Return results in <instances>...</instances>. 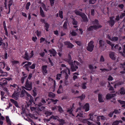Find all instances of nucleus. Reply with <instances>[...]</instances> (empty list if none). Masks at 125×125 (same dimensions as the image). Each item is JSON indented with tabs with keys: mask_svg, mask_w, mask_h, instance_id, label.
I'll use <instances>...</instances> for the list:
<instances>
[{
	"mask_svg": "<svg viewBox=\"0 0 125 125\" xmlns=\"http://www.w3.org/2000/svg\"><path fill=\"white\" fill-rule=\"evenodd\" d=\"M26 84V87L23 86L22 87V91L16 84H13V85H10V86L11 88H13L15 90L14 92L12 95L13 98H14L16 100H17L19 97L20 92L21 91L20 94V97H23L26 94L27 96V101H26V102L27 103L28 102V104H30L31 102H33V98L32 97L27 93L24 90V89L28 91L32 89L31 83L30 82H28L27 80Z\"/></svg>",
	"mask_w": 125,
	"mask_h": 125,
	"instance_id": "obj_1",
	"label": "nucleus"
},
{
	"mask_svg": "<svg viewBox=\"0 0 125 125\" xmlns=\"http://www.w3.org/2000/svg\"><path fill=\"white\" fill-rule=\"evenodd\" d=\"M69 59L66 60V61H67L71 66V68L72 72L76 71L78 69V67L77 65H79L78 62L75 61H74L73 62L71 60V57L70 54L68 55Z\"/></svg>",
	"mask_w": 125,
	"mask_h": 125,
	"instance_id": "obj_2",
	"label": "nucleus"
},
{
	"mask_svg": "<svg viewBox=\"0 0 125 125\" xmlns=\"http://www.w3.org/2000/svg\"><path fill=\"white\" fill-rule=\"evenodd\" d=\"M42 104L41 103L39 104L38 105V108H35L34 107H31V109L32 111H35L38 114V111H42L43 110L45 109V107H44L42 106H41L43 104H45L46 102L45 100L43 99H42L41 101Z\"/></svg>",
	"mask_w": 125,
	"mask_h": 125,
	"instance_id": "obj_3",
	"label": "nucleus"
},
{
	"mask_svg": "<svg viewBox=\"0 0 125 125\" xmlns=\"http://www.w3.org/2000/svg\"><path fill=\"white\" fill-rule=\"evenodd\" d=\"M93 24L94 25L93 26H91L88 28V31H90L93 30H96L102 27L101 25H99L98 21L97 20H95L93 22Z\"/></svg>",
	"mask_w": 125,
	"mask_h": 125,
	"instance_id": "obj_4",
	"label": "nucleus"
},
{
	"mask_svg": "<svg viewBox=\"0 0 125 125\" xmlns=\"http://www.w3.org/2000/svg\"><path fill=\"white\" fill-rule=\"evenodd\" d=\"M89 116L90 118L88 119H84L81 120V122L83 123H87L88 125H95L89 121H87L88 120L93 121L94 119L92 118V117L93 116V114L92 113H91L89 114Z\"/></svg>",
	"mask_w": 125,
	"mask_h": 125,
	"instance_id": "obj_5",
	"label": "nucleus"
},
{
	"mask_svg": "<svg viewBox=\"0 0 125 125\" xmlns=\"http://www.w3.org/2000/svg\"><path fill=\"white\" fill-rule=\"evenodd\" d=\"M75 13L77 15H80L82 18L83 21L85 22H87L88 19L86 15L83 13H82L77 10H75Z\"/></svg>",
	"mask_w": 125,
	"mask_h": 125,
	"instance_id": "obj_6",
	"label": "nucleus"
},
{
	"mask_svg": "<svg viewBox=\"0 0 125 125\" xmlns=\"http://www.w3.org/2000/svg\"><path fill=\"white\" fill-rule=\"evenodd\" d=\"M33 55V51H32L31 53L29 55L28 53L26 52H25V55L23 56V57L25 59L28 60L32 57Z\"/></svg>",
	"mask_w": 125,
	"mask_h": 125,
	"instance_id": "obj_7",
	"label": "nucleus"
},
{
	"mask_svg": "<svg viewBox=\"0 0 125 125\" xmlns=\"http://www.w3.org/2000/svg\"><path fill=\"white\" fill-rule=\"evenodd\" d=\"M93 43V41H91L88 43L87 49L89 51L91 52L93 50L94 46Z\"/></svg>",
	"mask_w": 125,
	"mask_h": 125,
	"instance_id": "obj_8",
	"label": "nucleus"
},
{
	"mask_svg": "<svg viewBox=\"0 0 125 125\" xmlns=\"http://www.w3.org/2000/svg\"><path fill=\"white\" fill-rule=\"evenodd\" d=\"M99 43L100 45V47L101 49L104 51L105 50L106 46L104 44V42L102 40H100L99 41Z\"/></svg>",
	"mask_w": 125,
	"mask_h": 125,
	"instance_id": "obj_9",
	"label": "nucleus"
},
{
	"mask_svg": "<svg viewBox=\"0 0 125 125\" xmlns=\"http://www.w3.org/2000/svg\"><path fill=\"white\" fill-rule=\"evenodd\" d=\"M61 73H58L56 75V79L57 80H59L60 79V78L61 75H67V73L66 71H62L61 72Z\"/></svg>",
	"mask_w": 125,
	"mask_h": 125,
	"instance_id": "obj_10",
	"label": "nucleus"
},
{
	"mask_svg": "<svg viewBox=\"0 0 125 125\" xmlns=\"http://www.w3.org/2000/svg\"><path fill=\"white\" fill-rule=\"evenodd\" d=\"M24 64L25 65L24 67H25L26 68V70L28 71H29L28 66L31 64V63L29 62H22L21 65L23 66Z\"/></svg>",
	"mask_w": 125,
	"mask_h": 125,
	"instance_id": "obj_11",
	"label": "nucleus"
},
{
	"mask_svg": "<svg viewBox=\"0 0 125 125\" xmlns=\"http://www.w3.org/2000/svg\"><path fill=\"white\" fill-rule=\"evenodd\" d=\"M48 53H49L50 54V56H52V55L53 56H55L56 53V51L53 49H51L49 51Z\"/></svg>",
	"mask_w": 125,
	"mask_h": 125,
	"instance_id": "obj_12",
	"label": "nucleus"
},
{
	"mask_svg": "<svg viewBox=\"0 0 125 125\" xmlns=\"http://www.w3.org/2000/svg\"><path fill=\"white\" fill-rule=\"evenodd\" d=\"M47 66L46 65H44L42 66V72L43 74L46 75L47 73Z\"/></svg>",
	"mask_w": 125,
	"mask_h": 125,
	"instance_id": "obj_13",
	"label": "nucleus"
},
{
	"mask_svg": "<svg viewBox=\"0 0 125 125\" xmlns=\"http://www.w3.org/2000/svg\"><path fill=\"white\" fill-rule=\"evenodd\" d=\"M7 82L6 79L5 78H2L1 79L0 82V85L2 86L4 85L7 84Z\"/></svg>",
	"mask_w": 125,
	"mask_h": 125,
	"instance_id": "obj_14",
	"label": "nucleus"
},
{
	"mask_svg": "<svg viewBox=\"0 0 125 125\" xmlns=\"http://www.w3.org/2000/svg\"><path fill=\"white\" fill-rule=\"evenodd\" d=\"M97 119L98 121H100V119L102 121H104L106 119V118L103 116H99L97 117Z\"/></svg>",
	"mask_w": 125,
	"mask_h": 125,
	"instance_id": "obj_15",
	"label": "nucleus"
},
{
	"mask_svg": "<svg viewBox=\"0 0 125 125\" xmlns=\"http://www.w3.org/2000/svg\"><path fill=\"white\" fill-rule=\"evenodd\" d=\"M83 109L85 110L86 112H87L89 111L90 109L89 104L87 103L83 107Z\"/></svg>",
	"mask_w": 125,
	"mask_h": 125,
	"instance_id": "obj_16",
	"label": "nucleus"
},
{
	"mask_svg": "<svg viewBox=\"0 0 125 125\" xmlns=\"http://www.w3.org/2000/svg\"><path fill=\"white\" fill-rule=\"evenodd\" d=\"M64 44L66 45H67L68 47L70 48H72L74 46L72 44L70 43L69 42H64Z\"/></svg>",
	"mask_w": 125,
	"mask_h": 125,
	"instance_id": "obj_17",
	"label": "nucleus"
},
{
	"mask_svg": "<svg viewBox=\"0 0 125 125\" xmlns=\"http://www.w3.org/2000/svg\"><path fill=\"white\" fill-rule=\"evenodd\" d=\"M73 111V109L72 108L71 109H67V112L68 113V114H69V115L70 116H74V115L72 113Z\"/></svg>",
	"mask_w": 125,
	"mask_h": 125,
	"instance_id": "obj_18",
	"label": "nucleus"
},
{
	"mask_svg": "<svg viewBox=\"0 0 125 125\" xmlns=\"http://www.w3.org/2000/svg\"><path fill=\"white\" fill-rule=\"evenodd\" d=\"M63 89L61 85H60L59 88L57 91L58 94H59L63 93Z\"/></svg>",
	"mask_w": 125,
	"mask_h": 125,
	"instance_id": "obj_19",
	"label": "nucleus"
},
{
	"mask_svg": "<svg viewBox=\"0 0 125 125\" xmlns=\"http://www.w3.org/2000/svg\"><path fill=\"white\" fill-rule=\"evenodd\" d=\"M109 56L111 59L113 60L115 59V57L114 53L113 52H110L109 54Z\"/></svg>",
	"mask_w": 125,
	"mask_h": 125,
	"instance_id": "obj_20",
	"label": "nucleus"
},
{
	"mask_svg": "<svg viewBox=\"0 0 125 125\" xmlns=\"http://www.w3.org/2000/svg\"><path fill=\"white\" fill-rule=\"evenodd\" d=\"M115 96V94H108L106 95V98L107 99H109Z\"/></svg>",
	"mask_w": 125,
	"mask_h": 125,
	"instance_id": "obj_21",
	"label": "nucleus"
},
{
	"mask_svg": "<svg viewBox=\"0 0 125 125\" xmlns=\"http://www.w3.org/2000/svg\"><path fill=\"white\" fill-rule=\"evenodd\" d=\"M22 73L23 74V76L21 79V81L22 83H24V81L26 79L27 76V75L24 74L23 72H22Z\"/></svg>",
	"mask_w": 125,
	"mask_h": 125,
	"instance_id": "obj_22",
	"label": "nucleus"
},
{
	"mask_svg": "<svg viewBox=\"0 0 125 125\" xmlns=\"http://www.w3.org/2000/svg\"><path fill=\"white\" fill-rule=\"evenodd\" d=\"M107 37L111 41H117L118 39V38L116 37H113L111 39V38L110 37L109 35L107 36Z\"/></svg>",
	"mask_w": 125,
	"mask_h": 125,
	"instance_id": "obj_23",
	"label": "nucleus"
},
{
	"mask_svg": "<svg viewBox=\"0 0 125 125\" xmlns=\"http://www.w3.org/2000/svg\"><path fill=\"white\" fill-rule=\"evenodd\" d=\"M98 99L99 102H103L104 101L103 98L102 97V94H99L98 95Z\"/></svg>",
	"mask_w": 125,
	"mask_h": 125,
	"instance_id": "obj_24",
	"label": "nucleus"
},
{
	"mask_svg": "<svg viewBox=\"0 0 125 125\" xmlns=\"http://www.w3.org/2000/svg\"><path fill=\"white\" fill-rule=\"evenodd\" d=\"M49 101L48 102V104H49L50 103V102L49 101H51L53 102L54 104H56V103L58 101L57 100H55L53 99H48V100H47L46 101Z\"/></svg>",
	"mask_w": 125,
	"mask_h": 125,
	"instance_id": "obj_25",
	"label": "nucleus"
},
{
	"mask_svg": "<svg viewBox=\"0 0 125 125\" xmlns=\"http://www.w3.org/2000/svg\"><path fill=\"white\" fill-rule=\"evenodd\" d=\"M114 18L113 17H110V20L109 22L110 25L111 26H113L115 23L114 21L113 20Z\"/></svg>",
	"mask_w": 125,
	"mask_h": 125,
	"instance_id": "obj_26",
	"label": "nucleus"
},
{
	"mask_svg": "<svg viewBox=\"0 0 125 125\" xmlns=\"http://www.w3.org/2000/svg\"><path fill=\"white\" fill-rule=\"evenodd\" d=\"M56 81H54V85L53 86L51 87L50 88V90L53 92H54L55 90V86H56Z\"/></svg>",
	"mask_w": 125,
	"mask_h": 125,
	"instance_id": "obj_27",
	"label": "nucleus"
},
{
	"mask_svg": "<svg viewBox=\"0 0 125 125\" xmlns=\"http://www.w3.org/2000/svg\"><path fill=\"white\" fill-rule=\"evenodd\" d=\"M61 66L62 67H65V68H66L67 69L66 70H65L64 71L65 72L66 71L67 73V72H68V74H70V72L69 69L67 68L65 65H64L63 64H62L61 65Z\"/></svg>",
	"mask_w": 125,
	"mask_h": 125,
	"instance_id": "obj_28",
	"label": "nucleus"
},
{
	"mask_svg": "<svg viewBox=\"0 0 125 125\" xmlns=\"http://www.w3.org/2000/svg\"><path fill=\"white\" fill-rule=\"evenodd\" d=\"M10 100L11 102L13 103L16 107L18 108L20 107L18 105L17 102L16 101H15L13 99H10Z\"/></svg>",
	"mask_w": 125,
	"mask_h": 125,
	"instance_id": "obj_29",
	"label": "nucleus"
},
{
	"mask_svg": "<svg viewBox=\"0 0 125 125\" xmlns=\"http://www.w3.org/2000/svg\"><path fill=\"white\" fill-rule=\"evenodd\" d=\"M3 26H4V30L5 31L6 34V35H7V36L8 35L7 31V29L6 28V23H5V21H4L3 22Z\"/></svg>",
	"mask_w": 125,
	"mask_h": 125,
	"instance_id": "obj_30",
	"label": "nucleus"
},
{
	"mask_svg": "<svg viewBox=\"0 0 125 125\" xmlns=\"http://www.w3.org/2000/svg\"><path fill=\"white\" fill-rule=\"evenodd\" d=\"M120 93L121 94H125V89L123 88H121L120 91H119Z\"/></svg>",
	"mask_w": 125,
	"mask_h": 125,
	"instance_id": "obj_31",
	"label": "nucleus"
},
{
	"mask_svg": "<svg viewBox=\"0 0 125 125\" xmlns=\"http://www.w3.org/2000/svg\"><path fill=\"white\" fill-rule=\"evenodd\" d=\"M118 102L120 103L122 105V107H123L125 106V101H121V100H118Z\"/></svg>",
	"mask_w": 125,
	"mask_h": 125,
	"instance_id": "obj_32",
	"label": "nucleus"
},
{
	"mask_svg": "<svg viewBox=\"0 0 125 125\" xmlns=\"http://www.w3.org/2000/svg\"><path fill=\"white\" fill-rule=\"evenodd\" d=\"M4 93L3 92L1 91V99L2 100H3L4 101L5 100V99H6V98L4 97H3V96L4 95Z\"/></svg>",
	"mask_w": 125,
	"mask_h": 125,
	"instance_id": "obj_33",
	"label": "nucleus"
},
{
	"mask_svg": "<svg viewBox=\"0 0 125 125\" xmlns=\"http://www.w3.org/2000/svg\"><path fill=\"white\" fill-rule=\"evenodd\" d=\"M1 114L0 113V124L1 125H2L3 124V122L1 120V119L2 120H3L5 118L1 116Z\"/></svg>",
	"mask_w": 125,
	"mask_h": 125,
	"instance_id": "obj_34",
	"label": "nucleus"
},
{
	"mask_svg": "<svg viewBox=\"0 0 125 125\" xmlns=\"http://www.w3.org/2000/svg\"><path fill=\"white\" fill-rule=\"evenodd\" d=\"M89 68L92 70H93L94 69H96V66H94L92 65H89Z\"/></svg>",
	"mask_w": 125,
	"mask_h": 125,
	"instance_id": "obj_35",
	"label": "nucleus"
},
{
	"mask_svg": "<svg viewBox=\"0 0 125 125\" xmlns=\"http://www.w3.org/2000/svg\"><path fill=\"white\" fill-rule=\"evenodd\" d=\"M40 14L42 17H44L45 15L43 10L42 9L41 7H40Z\"/></svg>",
	"mask_w": 125,
	"mask_h": 125,
	"instance_id": "obj_36",
	"label": "nucleus"
},
{
	"mask_svg": "<svg viewBox=\"0 0 125 125\" xmlns=\"http://www.w3.org/2000/svg\"><path fill=\"white\" fill-rule=\"evenodd\" d=\"M52 114V112L47 111L46 112L45 114L47 116H49L51 115Z\"/></svg>",
	"mask_w": 125,
	"mask_h": 125,
	"instance_id": "obj_37",
	"label": "nucleus"
},
{
	"mask_svg": "<svg viewBox=\"0 0 125 125\" xmlns=\"http://www.w3.org/2000/svg\"><path fill=\"white\" fill-rule=\"evenodd\" d=\"M119 122L122 123V122L121 120L120 121H116L113 123V125H117Z\"/></svg>",
	"mask_w": 125,
	"mask_h": 125,
	"instance_id": "obj_38",
	"label": "nucleus"
},
{
	"mask_svg": "<svg viewBox=\"0 0 125 125\" xmlns=\"http://www.w3.org/2000/svg\"><path fill=\"white\" fill-rule=\"evenodd\" d=\"M51 118H52V120L53 119V120H55L57 119L58 120L59 117L57 116L52 115L51 116Z\"/></svg>",
	"mask_w": 125,
	"mask_h": 125,
	"instance_id": "obj_39",
	"label": "nucleus"
},
{
	"mask_svg": "<svg viewBox=\"0 0 125 125\" xmlns=\"http://www.w3.org/2000/svg\"><path fill=\"white\" fill-rule=\"evenodd\" d=\"M48 95L49 97L52 98L54 97L55 96V94L51 92L49 93Z\"/></svg>",
	"mask_w": 125,
	"mask_h": 125,
	"instance_id": "obj_40",
	"label": "nucleus"
},
{
	"mask_svg": "<svg viewBox=\"0 0 125 125\" xmlns=\"http://www.w3.org/2000/svg\"><path fill=\"white\" fill-rule=\"evenodd\" d=\"M12 64L13 65L19 64V62L18 61L15 60H13L11 61Z\"/></svg>",
	"mask_w": 125,
	"mask_h": 125,
	"instance_id": "obj_41",
	"label": "nucleus"
},
{
	"mask_svg": "<svg viewBox=\"0 0 125 125\" xmlns=\"http://www.w3.org/2000/svg\"><path fill=\"white\" fill-rule=\"evenodd\" d=\"M107 42L108 44H109L111 46L112 49H114V44H112V43L110 41H107Z\"/></svg>",
	"mask_w": 125,
	"mask_h": 125,
	"instance_id": "obj_42",
	"label": "nucleus"
},
{
	"mask_svg": "<svg viewBox=\"0 0 125 125\" xmlns=\"http://www.w3.org/2000/svg\"><path fill=\"white\" fill-rule=\"evenodd\" d=\"M121 54L123 56L125 57V45L124 46L123 53L121 52Z\"/></svg>",
	"mask_w": 125,
	"mask_h": 125,
	"instance_id": "obj_43",
	"label": "nucleus"
},
{
	"mask_svg": "<svg viewBox=\"0 0 125 125\" xmlns=\"http://www.w3.org/2000/svg\"><path fill=\"white\" fill-rule=\"evenodd\" d=\"M45 27L46 28L45 29L47 31H48V28L49 26V24L47 23H45Z\"/></svg>",
	"mask_w": 125,
	"mask_h": 125,
	"instance_id": "obj_44",
	"label": "nucleus"
},
{
	"mask_svg": "<svg viewBox=\"0 0 125 125\" xmlns=\"http://www.w3.org/2000/svg\"><path fill=\"white\" fill-rule=\"evenodd\" d=\"M58 121L61 124L63 125L65 123V121L62 119H58Z\"/></svg>",
	"mask_w": 125,
	"mask_h": 125,
	"instance_id": "obj_45",
	"label": "nucleus"
},
{
	"mask_svg": "<svg viewBox=\"0 0 125 125\" xmlns=\"http://www.w3.org/2000/svg\"><path fill=\"white\" fill-rule=\"evenodd\" d=\"M58 111L60 113H62L63 112V110L62 108L60 106H58Z\"/></svg>",
	"mask_w": 125,
	"mask_h": 125,
	"instance_id": "obj_46",
	"label": "nucleus"
},
{
	"mask_svg": "<svg viewBox=\"0 0 125 125\" xmlns=\"http://www.w3.org/2000/svg\"><path fill=\"white\" fill-rule=\"evenodd\" d=\"M42 7L46 11H47L48 9V8H46L45 5L43 4H42Z\"/></svg>",
	"mask_w": 125,
	"mask_h": 125,
	"instance_id": "obj_47",
	"label": "nucleus"
},
{
	"mask_svg": "<svg viewBox=\"0 0 125 125\" xmlns=\"http://www.w3.org/2000/svg\"><path fill=\"white\" fill-rule=\"evenodd\" d=\"M31 3L30 2H28L26 4V10H28L29 9V7Z\"/></svg>",
	"mask_w": 125,
	"mask_h": 125,
	"instance_id": "obj_48",
	"label": "nucleus"
},
{
	"mask_svg": "<svg viewBox=\"0 0 125 125\" xmlns=\"http://www.w3.org/2000/svg\"><path fill=\"white\" fill-rule=\"evenodd\" d=\"M67 24L68 22L67 21H65L64 23L63 27L64 29H66Z\"/></svg>",
	"mask_w": 125,
	"mask_h": 125,
	"instance_id": "obj_49",
	"label": "nucleus"
},
{
	"mask_svg": "<svg viewBox=\"0 0 125 125\" xmlns=\"http://www.w3.org/2000/svg\"><path fill=\"white\" fill-rule=\"evenodd\" d=\"M118 48H119V50H120L121 48V47H119V46L118 45H116L114 47V48L115 49H117Z\"/></svg>",
	"mask_w": 125,
	"mask_h": 125,
	"instance_id": "obj_50",
	"label": "nucleus"
},
{
	"mask_svg": "<svg viewBox=\"0 0 125 125\" xmlns=\"http://www.w3.org/2000/svg\"><path fill=\"white\" fill-rule=\"evenodd\" d=\"M58 46L60 49L61 48L63 47V45L62 43H60L59 42L58 43Z\"/></svg>",
	"mask_w": 125,
	"mask_h": 125,
	"instance_id": "obj_51",
	"label": "nucleus"
},
{
	"mask_svg": "<svg viewBox=\"0 0 125 125\" xmlns=\"http://www.w3.org/2000/svg\"><path fill=\"white\" fill-rule=\"evenodd\" d=\"M63 12L62 11H60L59 12V16L61 18H63L62 16Z\"/></svg>",
	"mask_w": 125,
	"mask_h": 125,
	"instance_id": "obj_52",
	"label": "nucleus"
},
{
	"mask_svg": "<svg viewBox=\"0 0 125 125\" xmlns=\"http://www.w3.org/2000/svg\"><path fill=\"white\" fill-rule=\"evenodd\" d=\"M70 34H71L72 36H74L76 35V33L75 31H73L72 32H70Z\"/></svg>",
	"mask_w": 125,
	"mask_h": 125,
	"instance_id": "obj_53",
	"label": "nucleus"
},
{
	"mask_svg": "<svg viewBox=\"0 0 125 125\" xmlns=\"http://www.w3.org/2000/svg\"><path fill=\"white\" fill-rule=\"evenodd\" d=\"M86 83H83L82 85V87L83 89H85L86 88Z\"/></svg>",
	"mask_w": 125,
	"mask_h": 125,
	"instance_id": "obj_54",
	"label": "nucleus"
},
{
	"mask_svg": "<svg viewBox=\"0 0 125 125\" xmlns=\"http://www.w3.org/2000/svg\"><path fill=\"white\" fill-rule=\"evenodd\" d=\"M79 97L80 99L81 100H83L85 97V95L83 94L81 96Z\"/></svg>",
	"mask_w": 125,
	"mask_h": 125,
	"instance_id": "obj_55",
	"label": "nucleus"
},
{
	"mask_svg": "<svg viewBox=\"0 0 125 125\" xmlns=\"http://www.w3.org/2000/svg\"><path fill=\"white\" fill-rule=\"evenodd\" d=\"M7 52H6L4 55L3 56L2 58L3 59H6L7 58Z\"/></svg>",
	"mask_w": 125,
	"mask_h": 125,
	"instance_id": "obj_56",
	"label": "nucleus"
},
{
	"mask_svg": "<svg viewBox=\"0 0 125 125\" xmlns=\"http://www.w3.org/2000/svg\"><path fill=\"white\" fill-rule=\"evenodd\" d=\"M37 40V37L36 36L35 37H33L32 38V40L33 41L35 42H36Z\"/></svg>",
	"mask_w": 125,
	"mask_h": 125,
	"instance_id": "obj_57",
	"label": "nucleus"
},
{
	"mask_svg": "<svg viewBox=\"0 0 125 125\" xmlns=\"http://www.w3.org/2000/svg\"><path fill=\"white\" fill-rule=\"evenodd\" d=\"M31 117L33 119H37L38 118L37 116H36L34 115H30Z\"/></svg>",
	"mask_w": 125,
	"mask_h": 125,
	"instance_id": "obj_58",
	"label": "nucleus"
},
{
	"mask_svg": "<svg viewBox=\"0 0 125 125\" xmlns=\"http://www.w3.org/2000/svg\"><path fill=\"white\" fill-rule=\"evenodd\" d=\"M0 75V76H6L7 75V73L5 72H3Z\"/></svg>",
	"mask_w": 125,
	"mask_h": 125,
	"instance_id": "obj_59",
	"label": "nucleus"
},
{
	"mask_svg": "<svg viewBox=\"0 0 125 125\" xmlns=\"http://www.w3.org/2000/svg\"><path fill=\"white\" fill-rule=\"evenodd\" d=\"M37 35L38 36H40L41 34V32L39 31L38 30H37L36 32Z\"/></svg>",
	"mask_w": 125,
	"mask_h": 125,
	"instance_id": "obj_60",
	"label": "nucleus"
},
{
	"mask_svg": "<svg viewBox=\"0 0 125 125\" xmlns=\"http://www.w3.org/2000/svg\"><path fill=\"white\" fill-rule=\"evenodd\" d=\"M83 117V115L82 113H78V114L77 115V116L76 117L80 119V118L79 117Z\"/></svg>",
	"mask_w": 125,
	"mask_h": 125,
	"instance_id": "obj_61",
	"label": "nucleus"
},
{
	"mask_svg": "<svg viewBox=\"0 0 125 125\" xmlns=\"http://www.w3.org/2000/svg\"><path fill=\"white\" fill-rule=\"evenodd\" d=\"M121 111H120V110H119V111L117 110H115L113 112V113H115V114H119L120 113Z\"/></svg>",
	"mask_w": 125,
	"mask_h": 125,
	"instance_id": "obj_62",
	"label": "nucleus"
},
{
	"mask_svg": "<svg viewBox=\"0 0 125 125\" xmlns=\"http://www.w3.org/2000/svg\"><path fill=\"white\" fill-rule=\"evenodd\" d=\"M108 87L109 88V90H113V87L110 85V83H109V85L108 86Z\"/></svg>",
	"mask_w": 125,
	"mask_h": 125,
	"instance_id": "obj_63",
	"label": "nucleus"
},
{
	"mask_svg": "<svg viewBox=\"0 0 125 125\" xmlns=\"http://www.w3.org/2000/svg\"><path fill=\"white\" fill-rule=\"evenodd\" d=\"M95 2V0H89V2L90 4H94Z\"/></svg>",
	"mask_w": 125,
	"mask_h": 125,
	"instance_id": "obj_64",
	"label": "nucleus"
}]
</instances>
